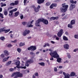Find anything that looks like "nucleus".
<instances>
[{
  "label": "nucleus",
  "mask_w": 78,
  "mask_h": 78,
  "mask_svg": "<svg viewBox=\"0 0 78 78\" xmlns=\"http://www.w3.org/2000/svg\"><path fill=\"white\" fill-rule=\"evenodd\" d=\"M43 22L45 25H48V21L47 20H44V18H41L38 19L36 21L35 23L36 26H37V27H41V26L39 25V23L40 22Z\"/></svg>",
  "instance_id": "obj_1"
},
{
  "label": "nucleus",
  "mask_w": 78,
  "mask_h": 78,
  "mask_svg": "<svg viewBox=\"0 0 78 78\" xmlns=\"http://www.w3.org/2000/svg\"><path fill=\"white\" fill-rule=\"evenodd\" d=\"M50 55L51 56V58L50 59V60H53V58H59V57L56 51L50 52Z\"/></svg>",
  "instance_id": "obj_2"
},
{
  "label": "nucleus",
  "mask_w": 78,
  "mask_h": 78,
  "mask_svg": "<svg viewBox=\"0 0 78 78\" xmlns=\"http://www.w3.org/2000/svg\"><path fill=\"white\" fill-rule=\"evenodd\" d=\"M33 59H30L27 61L26 62V63L24 62L23 61H22V63L21 64V66L23 67L25 65V66L27 67H28L29 66V64H31V63H33Z\"/></svg>",
  "instance_id": "obj_3"
},
{
  "label": "nucleus",
  "mask_w": 78,
  "mask_h": 78,
  "mask_svg": "<svg viewBox=\"0 0 78 78\" xmlns=\"http://www.w3.org/2000/svg\"><path fill=\"white\" fill-rule=\"evenodd\" d=\"M66 4H62V7L63 8H61L60 9L61 11L62 12H66V11L67 10V9H68V7H69V6L68 5H65Z\"/></svg>",
  "instance_id": "obj_4"
},
{
  "label": "nucleus",
  "mask_w": 78,
  "mask_h": 78,
  "mask_svg": "<svg viewBox=\"0 0 78 78\" xmlns=\"http://www.w3.org/2000/svg\"><path fill=\"white\" fill-rule=\"evenodd\" d=\"M16 67L18 68V69H26L27 67L26 66L22 67V66H20V61H18L17 62H16Z\"/></svg>",
  "instance_id": "obj_5"
},
{
  "label": "nucleus",
  "mask_w": 78,
  "mask_h": 78,
  "mask_svg": "<svg viewBox=\"0 0 78 78\" xmlns=\"http://www.w3.org/2000/svg\"><path fill=\"white\" fill-rule=\"evenodd\" d=\"M63 74L64 76V78H70V75L68 73H66L65 72H63Z\"/></svg>",
  "instance_id": "obj_6"
},
{
  "label": "nucleus",
  "mask_w": 78,
  "mask_h": 78,
  "mask_svg": "<svg viewBox=\"0 0 78 78\" xmlns=\"http://www.w3.org/2000/svg\"><path fill=\"white\" fill-rule=\"evenodd\" d=\"M17 77H23V74L20 73V72H17V76L14 77V78H17Z\"/></svg>",
  "instance_id": "obj_7"
},
{
  "label": "nucleus",
  "mask_w": 78,
  "mask_h": 78,
  "mask_svg": "<svg viewBox=\"0 0 78 78\" xmlns=\"http://www.w3.org/2000/svg\"><path fill=\"white\" fill-rule=\"evenodd\" d=\"M63 33V30L61 29L60 30L59 32H58V33L57 35L58 37H61L62 35V34Z\"/></svg>",
  "instance_id": "obj_8"
},
{
  "label": "nucleus",
  "mask_w": 78,
  "mask_h": 78,
  "mask_svg": "<svg viewBox=\"0 0 78 78\" xmlns=\"http://www.w3.org/2000/svg\"><path fill=\"white\" fill-rule=\"evenodd\" d=\"M30 31L29 30H26L23 32V36H25L27 34H29V33H30Z\"/></svg>",
  "instance_id": "obj_9"
},
{
  "label": "nucleus",
  "mask_w": 78,
  "mask_h": 78,
  "mask_svg": "<svg viewBox=\"0 0 78 78\" xmlns=\"http://www.w3.org/2000/svg\"><path fill=\"white\" fill-rule=\"evenodd\" d=\"M33 26V25L31 24L30 23V22H28L27 25V27H28V28H32Z\"/></svg>",
  "instance_id": "obj_10"
},
{
  "label": "nucleus",
  "mask_w": 78,
  "mask_h": 78,
  "mask_svg": "<svg viewBox=\"0 0 78 78\" xmlns=\"http://www.w3.org/2000/svg\"><path fill=\"white\" fill-rule=\"evenodd\" d=\"M64 47L66 50H69V45L68 44H65L64 45Z\"/></svg>",
  "instance_id": "obj_11"
},
{
  "label": "nucleus",
  "mask_w": 78,
  "mask_h": 78,
  "mask_svg": "<svg viewBox=\"0 0 78 78\" xmlns=\"http://www.w3.org/2000/svg\"><path fill=\"white\" fill-rule=\"evenodd\" d=\"M56 6H57L56 4L53 3L50 5V8L51 9H52L53 7H56Z\"/></svg>",
  "instance_id": "obj_12"
},
{
  "label": "nucleus",
  "mask_w": 78,
  "mask_h": 78,
  "mask_svg": "<svg viewBox=\"0 0 78 78\" xmlns=\"http://www.w3.org/2000/svg\"><path fill=\"white\" fill-rule=\"evenodd\" d=\"M58 18H59L58 16L56 17H52L50 18V20H58Z\"/></svg>",
  "instance_id": "obj_13"
},
{
  "label": "nucleus",
  "mask_w": 78,
  "mask_h": 78,
  "mask_svg": "<svg viewBox=\"0 0 78 78\" xmlns=\"http://www.w3.org/2000/svg\"><path fill=\"white\" fill-rule=\"evenodd\" d=\"M10 58V56H8L6 58H5L3 59L2 60V62H6L8 60V59H9V58Z\"/></svg>",
  "instance_id": "obj_14"
},
{
  "label": "nucleus",
  "mask_w": 78,
  "mask_h": 78,
  "mask_svg": "<svg viewBox=\"0 0 78 78\" xmlns=\"http://www.w3.org/2000/svg\"><path fill=\"white\" fill-rule=\"evenodd\" d=\"M45 0H38L37 2L38 4H41L44 2Z\"/></svg>",
  "instance_id": "obj_15"
},
{
  "label": "nucleus",
  "mask_w": 78,
  "mask_h": 78,
  "mask_svg": "<svg viewBox=\"0 0 78 78\" xmlns=\"http://www.w3.org/2000/svg\"><path fill=\"white\" fill-rule=\"evenodd\" d=\"M76 73L74 72H72L70 74V76L71 77H73L75 76H76Z\"/></svg>",
  "instance_id": "obj_16"
},
{
  "label": "nucleus",
  "mask_w": 78,
  "mask_h": 78,
  "mask_svg": "<svg viewBox=\"0 0 78 78\" xmlns=\"http://www.w3.org/2000/svg\"><path fill=\"white\" fill-rule=\"evenodd\" d=\"M6 29V27H4L3 28H0V33H2L3 31H5V29Z\"/></svg>",
  "instance_id": "obj_17"
},
{
  "label": "nucleus",
  "mask_w": 78,
  "mask_h": 78,
  "mask_svg": "<svg viewBox=\"0 0 78 78\" xmlns=\"http://www.w3.org/2000/svg\"><path fill=\"white\" fill-rule=\"evenodd\" d=\"M4 53L6 56H8V55H9V52H8V51L6 50H5L4 51Z\"/></svg>",
  "instance_id": "obj_18"
},
{
  "label": "nucleus",
  "mask_w": 78,
  "mask_h": 78,
  "mask_svg": "<svg viewBox=\"0 0 78 78\" xmlns=\"http://www.w3.org/2000/svg\"><path fill=\"white\" fill-rule=\"evenodd\" d=\"M31 51H34L36 50V46H31Z\"/></svg>",
  "instance_id": "obj_19"
},
{
  "label": "nucleus",
  "mask_w": 78,
  "mask_h": 78,
  "mask_svg": "<svg viewBox=\"0 0 78 78\" xmlns=\"http://www.w3.org/2000/svg\"><path fill=\"white\" fill-rule=\"evenodd\" d=\"M11 62H12L11 61H9L6 63L5 66H9V65L11 64Z\"/></svg>",
  "instance_id": "obj_20"
},
{
  "label": "nucleus",
  "mask_w": 78,
  "mask_h": 78,
  "mask_svg": "<svg viewBox=\"0 0 78 78\" xmlns=\"http://www.w3.org/2000/svg\"><path fill=\"white\" fill-rule=\"evenodd\" d=\"M32 6L34 8V10L35 12H37L39 11V9H37V8H35L34 5H32Z\"/></svg>",
  "instance_id": "obj_21"
},
{
  "label": "nucleus",
  "mask_w": 78,
  "mask_h": 78,
  "mask_svg": "<svg viewBox=\"0 0 78 78\" xmlns=\"http://www.w3.org/2000/svg\"><path fill=\"white\" fill-rule=\"evenodd\" d=\"M75 5L74 4H71L70 6V8L71 10L75 8Z\"/></svg>",
  "instance_id": "obj_22"
},
{
  "label": "nucleus",
  "mask_w": 78,
  "mask_h": 78,
  "mask_svg": "<svg viewBox=\"0 0 78 78\" xmlns=\"http://www.w3.org/2000/svg\"><path fill=\"white\" fill-rule=\"evenodd\" d=\"M70 24H71V25L75 24V20H71V21Z\"/></svg>",
  "instance_id": "obj_23"
},
{
  "label": "nucleus",
  "mask_w": 78,
  "mask_h": 78,
  "mask_svg": "<svg viewBox=\"0 0 78 78\" xmlns=\"http://www.w3.org/2000/svg\"><path fill=\"white\" fill-rule=\"evenodd\" d=\"M17 72L12 73V77L14 76H15H15H17Z\"/></svg>",
  "instance_id": "obj_24"
},
{
  "label": "nucleus",
  "mask_w": 78,
  "mask_h": 78,
  "mask_svg": "<svg viewBox=\"0 0 78 78\" xmlns=\"http://www.w3.org/2000/svg\"><path fill=\"white\" fill-rule=\"evenodd\" d=\"M9 17H12V15L13 14V12L11 11H10L9 12Z\"/></svg>",
  "instance_id": "obj_25"
},
{
  "label": "nucleus",
  "mask_w": 78,
  "mask_h": 78,
  "mask_svg": "<svg viewBox=\"0 0 78 78\" xmlns=\"http://www.w3.org/2000/svg\"><path fill=\"white\" fill-rule=\"evenodd\" d=\"M63 39L64 40V41H67L69 39H68V38L67 37H66L65 36H64L63 37Z\"/></svg>",
  "instance_id": "obj_26"
},
{
  "label": "nucleus",
  "mask_w": 78,
  "mask_h": 78,
  "mask_svg": "<svg viewBox=\"0 0 78 78\" xmlns=\"http://www.w3.org/2000/svg\"><path fill=\"white\" fill-rule=\"evenodd\" d=\"M19 12H16L15 13V17H17L19 15Z\"/></svg>",
  "instance_id": "obj_27"
},
{
  "label": "nucleus",
  "mask_w": 78,
  "mask_h": 78,
  "mask_svg": "<svg viewBox=\"0 0 78 78\" xmlns=\"http://www.w3.org/2000/svg\"><path fill=\"white\" fill-rule=\"evenodd\" d=\"M68 27L70 28H73V26H72V24H69L68 25Z\"/></svg>",
  "instance_id": "obj_28"
},
{
  "label": "nucleus",
  "mask_w": 78,
  "mask_h": 78,
  "mask_svg": "<svg viewBox=\"0 0 78 78\" xmlns=\"http://www.w3.org/2000/svg\"><path fill=\"white\" fill-rule=\"evenodd\" d=\"M47 46H48V47H49L50 44L48 43H45L44 45V47H46Z\"/></svg>",
  "instance_id": "obj_29"
},
{
  "label": "nucleus",
  "mask_w": 78,
  "mask_h": 78,
  "mask_svg": "<svg viewBox=\"0 0 78 78\" xmlns=\"http://www.w3.org/2000/svg\"><path fill=\"white\" fill-rule=\"evenodd\" d=\"M70 2L71 3H73V4L74 3L75 4H76V1L74 2L73 0H70Z\"/></svg>",
  "instance_id": "obj_30"
},
{
  "label": "nucleus",
  "mask_w": 78,
  "mask_h": 78,
  "mask_svg": "<svg viewBox=\"0 0 78 78\" xmlns=\"http://www.w3.org/2000/svg\"><path fill=\"white\" fill-rule=\"evenodd\" d=\"M23 45H25V43L21 42L20 43V47H22Z\"/></svg>",
  "instance_id": "obj_31"
},
{
  "label": "nucleus",
  "mask_w": 78,
  "mask_h": 78,
  "mask_svg": "<svg viewBox=\"0 0 78 78\" xmlns=\"http://www.w3.org/2000/svg\"><path fill=\"white\" fill-rule=\"evenodd\" d=\"M67 55L68 58L70 59L71 58V56L69 53H67Z\"/></svg>",
  "instance_id": "obj_32"
},
{
  "label": "nucleus",
  "mask_w": 78,
  "mask_h": 78,
  "mask_svg": "<svg viewBox=\"0 0 78 78\" xmlns=\"http://www.w3.org/2000/svg\"><path fill=\"white\" fill-rule=\"evenodd\" d=\"M39 64V65H41V66H45V63L44 62H41V63H38Z\"/></svg>",
  "instance_id": "obj_33"
},
{
  "label": "nucleus",
  "mask_w": 78,
  "mask_h": 78,
  "mask_svg": "<svg viewBox=\"0 0 78 78\" xmlns=\"http://www.w3.org/2000/svg\"><path fill=\"white\" fill-rule=\"evenodd\" d=\"M27 0H24L23 3H24V5L25 6H26L27 5Z\"/></svg>",
  "instance_id": "obj_34"
},
{
  "label": "nucleus",
  "mask_w": 78,
  "mask_h": 78,
  "mask_svg": "<svg viewBox=\"0 0 78 78\" xmlns=\"http://www.w3.org/2000/svg\"><path fill=\"white\" fill-rule=\"evenodd\" d=\"M61 59H62L61 58H59L57 59V61L58 62H60L61 61Z\"/></svg>",
  "instance_id": "obj_35"
},
{
  "label": "nucleus",
  "mask_w": 78,
  "mask_h": 78,
  "mask_svg": "<svg viewBox=\"0 0 78 78\" xmlns=\"http://www.w3.org/2000/svg\"><path fill=\"white\" fill-rule=\"evenodd\" d=\"M9 31H10V29H7L6 30L5 29V31H5V33H8V32H9Z\"/></svg>",
  "instance_id": "obj_36"
},
{
  "label": "nucleus",
  "mask_w": 78,
  "mask_h": 78,
  "mask_svg": "<svg viewBox=\"0 0 78 78\" xmlns=\"http://www.w3.org/2000/svg\"><path fill=\"white\" fill-rule=\"evenodd\" d=\"M14 3H15V5H18V3H19V1H15V2H14Z\"/></svg>",
  "instance_id": "obj_37"
},
{
  "label": "nucleus",
  "mask_w": 78,
  "mask_h": 78,
  "mask_svg": "<svg viewBox=\"0 0 78 78\" xmlns=\"http://www.w3.org/2000/svg\"><path fill=\"white\" fill-rule=\"evenodd\" d=\"M17 10V9L15 8L14 9H12V10H11V11H12L13 12H15Z\"/></svg>",
  "instance_id": "obj_38"
},
{
  "label": "nucleus",
  "mask_w": 78,
  "mask_h": 78,
  "mask_svg": "<svg viewBox=\"0 0 78 78\" xmlns=\"http://www.w3.org/2000/svg\"><path fill=\"white\" fill-rule=\"evenodd\" d=\"M17 51L19 53H20L21 52V49L20 48H18L17 49Z\"/></svg>",
  "instance_id": "obj_39"
},
{
  "label": "nucleus",
  "mask_w": 78,
  "mask_h": 78,
  "mask_svg": "<svg viewBox=\"0 0 78 78\" xmlns=\"http://www.w3.org/2000/svg\"><path fill=\"white\" fill-rule=\"evenodd\" d=\"M51 3H50V2H47L46 3V5L48 6H50V4Z\"/></svg>",
  "instance_id": "obj_40"
},
{
  "label": "nucleus",
  "mask_w": 78,
  "mask_h": 78,
  "mask_svg": "<svg viewBox=\"0 0 78 78\" xmlns=\"http://www.w3.org/2000/svg\"><path fill=\"white\" fill-rule=\"evenodd\" d=\"M34 75L36 76H39V74H38V73L37 72L35 73L34 74Z\"/></svg>",
  "instance_id": "obj_41"
},
{
  "label": "nucleus",
  "mask_w": 78,
  "mask_h": 78,
  "mask_svg": "<svg viewBox=\"0 0 78 78\" xmlns=\"http://www.w3.org/2000/svg\"><path fill=\"white\" fill-rule=\"evenodd\" d=\"M0 39H1V40L2 41H4L5 39V37H2L0 38Z\"/></svg>",
  "instance_id": "obj_42"
},
{
  "label": "nucleus",
  "mask_w": 78,
  "mask_h": 78,
  "mask_svg": "<svg viewBox=\"0 0 78 78\" xmlns=\"http://www.w3.org/2000/svg\"><path fill=\"white\" fill-rule=\"evenodd\" d=\"M1 57L2 58H5V55L4 54H2L1 55Z\"/></svg>",
  "instance_id": "obj_43"
},
{
  "label": "nucleus",
  "mask_w": 78,
  "mask_h": 78,
  "mask_svg": "<svg viewBox=\"0 0 78 78\" xmlns=\"http://www.w3.org/2000/svg\"><path fill=\"white\" fill-rule=\"evenodd\" d=\"M12 46V45L11 44H9L8 45V47H9V48L10 47H11Z\"/></svg>",
  "instance_id": "obj_44"
},
{
  "label": "nucleus",
  "mask_w": 78,
  "mask_h": 78,
  "mask_svg": "<svg viewBox=\"0 0 78 78\" xmlns=\"http://www.w3.org/2000/svg\"><path fill=\"white\" fill-rule=\"evenodd\" d=\"M0 17H1L2 19L4 18L3 16V14L0 13Z\"/></svg>",
  "instance_id": "obj_45"
},
{
  "label": "nucleus",
  "mask_w": 78,
  "mask_h": 78,
  "mask_svg": "<svg viewBox=\"0 0 78 78\" xmlns=\"http://www.w3.org/2000/svg\"><path fill=\"white\" fill-rule=\"evenodd\" d=\"M27 23L26 22H23L22 23V24H23V25H25L27 24Z\"/></svg>",
  "instance_id": "obj_46"
},
{
  "label": "nucleus",
  "mask_w": 78,
  "mask_h": 78,
  "mask_svg": "<svg viewBox=\"0 0 78 78\" xmlns=\"http://www.w3.org/2000/svg\"><path fill=\"white\" fill-rule=\"evenodd\" d=\"M17 41L16 40H15L14 41H11V42H12L13 43H16Z\"/></svg>",
  "instance_id": "obj_47"
},
{
  "label": "nucleus",
  "mask_w": 78,
  "mask_h": 78,
  "mask_svg": "<svg viewBox=\"0 0 78 78\" xmlns=\"http://www.w3.org/2000/svg\"><path fill=\"white\" fill-rule=\"evenodd\" d=\"M74 37L75 39H78V34H75L74 35Z\"/></svg>",
  "instance_id": "obj_48"
},
{
  "label": "nucleus",
  "mask_w": 78,
  "mask_h": 78,
  "mask_svg": "<svg viewBox=\"0 0 78 78\" xmlns=\"http://www.w3.org/2000/svg\"><path fill=\"white\" fill-rule=\"evenodd\" d=\"M8 13V12L6 11H5L4 12V15L5 16H7V14Z\"/></svg>",
  "instance_id": "obj_49"
},
{
  "label": "nucleus",
  "mask_w": 78,
  "mask_h": 78,
  "mask_svg": "<svg viewBox=\"0 0 78 78\" xmlns=\"http://www.w3.org/2000/svg\"><path fill=\"white\" fill-rule=\"evenodd\" d=\"M10 5L11 6H14V5H15L14 2L12 3H10Z\"/></svg>",
  "instance_id": "obj_50"
},
{
  "label": "nucleus",
  "mask_w": 78,
  "mask_h": 78,
  "mask_svg": "<svg viewBox=\"0 0 78 78\" xmlns=\"http://www.w3.org/2000/svg\"><path fill=\"white\" fill-rule=\"evenodd\" d=\"M14 70V69L12 68H11L9 69V71H10V72H13Z\"/></svg>",
  "instance_id": "obj_51"
},
{
  "label": "nucleus",
  "mask_w": 78,
  "mask_h": 78,
  "mask_svg": "<svg viewBox=\"0 0 78 78\" xmlns=\"http://www.w3.org/2000/svg\"><path fill=\"white\" fill-rule=\"evenodd\" d=\"M6 6V4H3L1 5V7H3V6Z\"/></svg>",
  "instance_id": "obj_52"
},
{
  "label": "nucleus",
  "mask_w": 78,
  "mask_h": 78,
  "mask_svg": "<svg viewBox=\"0 0 78 78\" xmlns=\"http://www.w3.org/2000/svg\"><path fill=\"white\" fill-rule=\"evenodd\" d=\"M78 51V48L75 49L73 50L74 52H76V51Z\"/></svg>",
  "instance_id": "obj_53"
},
{
  "label": "nucleus",
  "mask_w": 78,
  "mask_h": 78,
  "mask_svg": "<svg viewBox=\"0 0 78 78\" xmlns=\"http://www.w3.org/2000/svg\"><path fill=\"white\" fill-rule=\"evenodd\" d=\"M20 17L21 18V19H23V15L21 14L20 15Z\"/></svg>",
  "instance_id": "obj_54"
},
{
  "label": "nucleus",
  "mask_w": 78,
  "mask_h": 78,
  "mask_svg": "<svg viewBox=\"0 0 78 78\" xmlns=\"http://www.w3.org/2000/svg\"><path fill=\"white\" fill-rule=\"evenodd\" d=\"M28 50H31V46H30V47L28 48Z\"/></svg>",
  "instance_id": "obj_55"
},
{
  "label": "nucleus",
  "mask_w": 78,
  "mask_h": 78,
  "mask_svg": "<svg viewBox=\"0 0 78 78\" xmlns=\"http://www.w3.org/2000/svg\"><path fill=\"white\" fill-rule=\"evenodd\" d=\"M65 34H66V35H69V33L68 32H66L65 33Z\"/></svg>",
  "instance_id": "obj_56"
},
{
  "label": "nucleus",
  "mask_w": 78,
  "mask_h": 78,
  "mask_svg": "<svg viewBox=\"0 0 78 78\" xmlns=\"http://www.w3.org/2000/svg\"><path fill=\"white\" fill-rule=\"evenodd\" d=\"M51 43V44H55V42L54 41H50Z\"/></svg>",
  "instance_id": "obj_57"
},
{
  "label": "nucleus",
  "mask_w": 78,
  "mask_h": 78,
  "mask_svg": "<svg viewBox=\"0 0 78 78\" xmlns=\"http://www.w3.org/2000/svg\"><path fill=\"white\" fill-rule=\"evenodd\" d=\"M57 70H58V69H57V68L55 67L54 68V71L55 72H56V71H57Z\"/></svg>",
  "instance_id": "obj_58"
},
{
  "label": "nucleus",
  "mask_w": 78,
  "mask_h": 78,
  "mask_svg": "<svg viewBox=\"0 0 78 78\" xmlns=\"http://www.w3.org/2000/svg\"><path fill=\"white\" fill-rule=\"evenodd\" d=\"M37 8L38 9H39L41 8V6L39 5H38Z\"/></svg>",
  "instance_id": "obj_59"
},
{
  "label": "nucleus",
  "mask_w": 78,
  "mask_h": 78,
  "mask_svg": "<svg viewBox=\"0 0 78 78\" xmlns=\"http://www.w3.org/2000/svg\"><path fill=\"white\" fill-rule=\"evenodd\" d=\"M30 55H34V53L33 52H31L30 53Z\"/></svg>",
  "instance_id": "obj_60"
},
{
  "label": "nucleus",
  "mask_w": 78,
  "mask_h": 78,
  "mask_svg": "<svg viewBox=\"0 0 78 78\" xmlns=\"http://www.w3.org/2000/svg\"><path fill=\"white\" fill-rule=\"evenodd\" d=\"M69 62V61L66 60L65 62H64V63H68Z\"/></svg>",
  "instance_id": "obj_61"
},
{
  "label": "nucleus",
  "mask_w": 78,
  "mask_h": 78,
  "mask_svg": "<svg viewBox=\"0 0 78 78\" xmlns=\"http://www.w3.org/2000/svg\"><path fill=\"white\" fill-rule=\"evenodd\" d=\"M59 69H62V66H60L59 67Z\"/></svg>",
  "instance_id": "obj_62"
},
{
  "label": "nucleus",
  "mask_w": 78,
  "mask_h": 78,
  "mask_svg": "<svg viewBox=\"0 0 78 78\" xmlns=\"http://www.w3.org/2000/svg\"><path fill=\"white\" fill-rule=\"evenodd\" d=\"M56 39L57 41H58V40H59V38L58 37H56Z\"/></svg>",
  "instance_id": "obj_63"
},
{
  "label": "nucleus",
  "mask_w": 78,
  "mask_h": 78,
  "mask_svg": "<svg viewBox=\"0 0 78 78\" xmlns=\"http://www.w3.org/2000/svg\"><path fill=\"white\" fill-rule=\"evenodd\" d=\"M33 78H36V76L33 75L32 76Z\"/></svg>",
  "instance_id": "obj_64"
}]
</instances>
